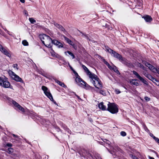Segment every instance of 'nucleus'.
<instances>
[{
	"label": "nucleus",
	"mask_w": 159,
	"mask_h": 159,
	"mask_svg": "<svg viewBox=\"0 0 159 159\" xmlns=\"http://www.w3.org/2000/svg\"><path fill=\"white\" fill-rule=\"evenodd\" d=\"M107 110L112 114H114L117 113L119 111L117 105L114 103H111L109 102L107 104Z\"/></svg>",
	"instance_id": "nucleus-2"
},
{
	"label": "nucleus",
	"mask_w": 159,
	"mask_h": 159,
	"mask_svg": "<svg viewBox=\"0 0 159 159\" xmlns=\"http://www.w3.org/2000/svg\"><path fill=\"white\" fill-rule=\"evenodd\" d=\"M121 62L123 64L129 67V68H132L134 67L133 65L131 62L128 61L125 58H123Z\"/></svg>",
	"instance_id": "nucleus-10"
},
{
	"label": "nucleus",
	"mask_w": 159,
	"mask_h": 159,
	"mask_svg": "<svg viewBox=\"0 0 159 159\" xmlns=\"http://www.w3.org/2000/svg\"><path fill=\"white\" fill-rule=\"evenodd\" d=\"M103 61L104 62V63L107 65H107H109V63L107 62L105 59H103Z\"/></svg>",
	"instance_id": "nucleus-52"
},
{
	"label": "nucleus",
	"mask_w": 159,
	"mask_h": 159,
	"mask_svg": "<svg viewBox=\"0 0 159 159\" xmlns=\"http://www.w3.org/2000/svg\"><path fill=\"white\" fill-rule=\"evenodd\" d=\"M111 70H114V72H115L117 74H119V75L120 74V72L117 69L116 66H114L112 67V69Z\"/></svg>",
	"instance_id": "nucleus-26"
},
{
	"label": "nucleus",
	"mask_w": 159,
	"mask_h": 159,
	"mask_svg": "<svg viewBox=\"0 0 159 159\" xmlns=\"http://www.w3.org/2000/svg\"><path fill=\"white\" fill-rule=\"evenodd\" d=\"M55 82L59 84L60 86L64 87L65 88L67 87L65 85L64 83L59 81L56 79H54Z\"/></svg>",
	"instance_id": "nucleus-21"
},
{
	"label": "nucleus",
	"mask_w": 159,
	"mask_h": 159,
	"mask_svg": "<svg viewBox=\"0 0 159 159\" xmlns=\"http://www.w3.org/2000/svg\"><path fill=\"white\" fill-rule=\"evenodd\" d=\"M98 107L100 109L103 111H105L107 110L106 107L103 104V102H101L98 105Z\"/></svg>",
	"instance_id": "nucleus-19"
},
{
	"label": "nucleus",
	"mask_w": 159,
	"mask_h": 159,
	"mask_svg": "<svg viewBox=\"0 0 159 159\" xmlns=\"http://www.w3.org/2000/svg\"><path fill=\"white\" fill-rule=\"evenodd\" d=\"M18 65L16 64H14L13 65V67L14 68H16V70H18L19 69V68L17 67Z\"/></svg>",
	"instance_id": "nucleus-48"
},
{
	"label": "nucleus",
	"mask_w": 159,
	"mask_h": 159,
	"mask_svg": "<svg viewBox=\"0 0 159 159\" xmlns=\"http://www.w3.org/2000/svg\"><path fill=\"white\" fill-rule=\"evenodd\" d=\"M79 32H80L82 34V36L84 38H85L89 40V41H90V39L89 38V37L88 36V35L82 33V32H80V31H79Z\"/></svg>",
	"instance_id": "nucleus-27"
},
{
	"label": "nucleus",
	"mask_w": 159,
	"mask_h": 159,
	"mask_svg": "<svg viewBox=\"0 0 159 159\" xmlns=\"http://www.w3.org/2000/svg\"><path fill=\"white\" fill-rule=\"evenodd\" d=\"M107 66H108V68L109 69H111H111H112V67H111V66L110 65V64H109V65H107Z\"/></svg>",
	"instance_id": "nucleus-60"
},
{
	"label": "nucleus",
	"mask_w": 159,
	"mask_h": 159,
	"mask_svg": "<svg viewBox=\"0 0 159 159\" xmlns=\"http://www.w3.org/2000/svg\"><path fill=\"white\" fill-rule=\"evenodd\" d=\"M53 57H55L57 58H59L60 56L58 54L56 53L55 54V55L53 56Z\"/></svg>",
	"instance_id": "nucleus-51"
},
{
	"label": "nucleus",
	"mask_w": 159,
	"mask_h": 159,
	"mask_svg": "<svg viewBox=\"0 0 159 159\" xmlns=\"http://www.w3.org/2000/svg\"><path fill=\"white\" fill-rule=\"evenodd\" d=\"M12 78L13 79L16 81L19 82L20 83L25 84L24 81L22 80V79L16 75L15 76L12 77Z\"/></svg>",
	"instance_id": "nucleus-16"
},
{
	"label": "nucleus",
	"mask_w": 159,
	"mask_h": 159,
	"mask_svg": "<svg viewBox=\"0 0 159 159\" xmlns=\"http://www.w3.org/2000/svg\"><path fill=\"white\" fill-rule=\"evenodd\" d=\"M130 157L133 159H138V158L132 154H130L129 155Z\"/></svg>",
	"instance_id": "nucleus-39"
},
{
	"label": "nucleus",
	"mask_w": 159,
	"mask_h": 159,
	"mask_svg": "<svg viewBox=\"0 0 159 159\" xmlns=\"http://www.w3.org/2000/svg\"><path fill=\"white\" fill-rule=\"evenodd\" d=\"M39 37L42 43L45 45L44 41L47 40H50L51 38L48 36L44 34H41L39 35Z\"/></svg>",
	"instance_id": "nucleus-8"
},
{
	"label": "nucleus",
	"mask_w": 159,
	"mask_h": 159,
	"mask_svg": "<svg viewBox=\"0 0 159 159\" xmlns=\"http://www.w3.org/2000/svg\"><path fill=\"white\" fill-rule=\"evenodd\" d=\"M133 74L135 75L136 77L139 80L143 82L144 84L146 85L148 84V83L147 81L145 80L143 77H141L139 74L135 71L133 70Z\"/></svg>",
	"instance_id": "nucleus-9"
},
{
	"label": "nucleus",
	"mask_w": 159,
	"mask_h": 159,
	"mask_svg": "<svg viewBox=\"0 0 159 159\" xmlns=\"http://www.w3.org/2000/svg\"><path fill=\"white\" fill-rule=\"evenodd\" d=\"M12 103L16 107H17L18 109L21 111L22 112H25L24 109L23 107L21 106L18 103L15 101L12 100Z\"/></svg>",
	"instance_id": "nucleus-12"
},
{
	"label": "nucleus",
	"mask_w": 159,
	"mask_h": 159,
	"mask_svg": "<svg viewBox=\"0 0 159 159\" xmlns=\"http://www.w3.org/2000/svg\"><path fill=\"white\" fill-rule=\"evenodd\" d=\"M103 141L104 142L106 143L107 144H109L110 143V142L106 139H103Z\"/></svg>",
	"instance_id": "nucleus-41"
},
{
	"label": "nucleus",
	"mask_w": 159,
	"mask_h": 159,
	"mask_svg": "<svg viewBox=\"0 0 159 159\" xmlns=\"http://www.w3.org/2000/svg\"><path fill=\"white\" fill-rule=\"evenodd\" d=\"M106 50L110 53L111 56L114 57L117 53L116 51L112 50V49L110 48L107 46H105Z\"/></svg>",
	"instance_id": "nucleus-11"
},
{
	"label": "nucleus",
	"mask_w": 159,
	"mask_h": 159,
	"mask_svg": "<svg viewBox=\"0 0 159 159\" xmlns=\"http://www.w3.org/2000/svg\"><path fill=\"white\" fill-rule=\"evenodd\" d=\"M137 81H138V80L136 79H131L130 80V82L132 85L138 86L139 84L138 82H136Z\"/></svg>",
	"instance_id": "nucleus-18"
},
{
	"label": "nucleus",
	"mask_w": 159,
	"mask_h": 159,
	"mask_svg": "<svg viewBox=\"0 0 159 159\" xmlns=\"http://www.w3.org/2000/svg\"><path fill=\"white\" fill-rule=\"evenodd\" d=\"M5 30L6 31V32L10 35L11 36H12V34H11V33H10V32L8 31L7 30Z\"/></svg>",
	"instance_id": "nucleus-57"
},
{
	"label": "nucleus",
	"mask_w": 159,
	"mask_h": 159,
	"mask_svg": "<svg viewBox=\"0 0 159 159\" xmlns=\"http://www.w3.org/2000/svg\"><path fill=\"white\" fill-rule=\"evenodd\" d=\"M50 100L52 102L58 106V105H57V103H56V102L54 100L53 98L52 99H50Z\"/></svg>",
	"instance_id": "nucleus-55"
},
{
	"label": "nucleus",
	"mask_w": 159,
	"mask_h": 159,
	"mask_svg": "<svg viewBox=\"0 0 159 159\" xmlns=\"http://www.w3.org/2000/svg\"><path fill=\"white\" fill-rule=\"evenodd\" d=\"M143 18L147 22L150 23L152 20V17L148 15L143 16Z\"/></svg>",
	"instance_id": "nucleus-17"
},
{
	"label": "nucleus",
	"mask_w": 159,
	"mask_h": 159,
	"mask_svg": "<svg viewBox=\"0 0 159 159\" xmlns=\"http://www.w3.org/2000/svg\"><path fill=\"white\" fill-rule=\"evenodd\" d=\"M99 93L105 96V95H106V93L104 91V90H100V91H99Z\"/></svg>",
	"instance_id": "nucleus-38"
},
{
	"label": "nucleus",
	"mask_w": 159,
	"mask_h": 159,
	"mask_svg": "<svg viewBox=\"0 0 159 159\" xmlns=\"http://www.w3.org/2000/svg\"><path fill=\"white\" fill-rule=\"evenodd\" d=\"M46 46L47 47H48V48H51V49L52 48H51V46L50 45V44H47V45H45V44L44 45Z\"/></svg>",
	"instance_id": "nucleus-59"
},
{
	"label": "nucleus",
	"mask_w": 159,
	"mask_h": 159,
	"mask_svg": "<svg viewBox=\"0 0 159 159\" xmlns=\"http://www.w3.org/2000/svg\"><path fill=\"white\" fill-rule=\"evenodd\" d=\"M142 126L144 130L148 133L149 132V130L146 125L145 124L143 123L142 124Z\"/></svg>",
	"instance_id": "nucleus-28"
},
{
	"label": "nucleus",
	"mask_w": 159,
	"mask_h": 159,
	"mask_svg": "<svg viewBox=\"0 0 159 159\" xmlns=\"http://www.w3.org/2000/svg\"><path fill=\"white\" fill-rule=\"evenodd\" d=\"M24 14L26 15H28V12L26 10H24Z\"/></svg>",
	"instance_id": "nucleus-58"
},
{
	"label": "nucleus",
	"mask_w": 159,
	"mask_h": 159,
	"mask_svg": "<svg viewBox=\"0 0 159 159\" xmlns=\"http://www.w3.org/2000/svg\"><path fill=\"white\" fill-rule=\"evenodd\" d=\"M149 159H154V158L153 157H151L150 156H149Z\"/></svg>",
	"instance_id": "nucleus-64"
},
{
	"label": "nucleus",
	"mask_w": 159,
	"mask_h": 159,
	"mask_svg": "<svg viewBox=\"0 0 159 159\" xmlns=\"http://www.w3.org/2000/svg\"><path fill=\"white\" fill-rule=\"evenodd\" d=\"M29 20L30 23L32 24H34L36 22L35 20L34 19L32 18H29Z\"/></svg>",
	"instance_id": "nucleus-32"
},
{
	"label": "nucleus",
	"mask_w": 159,
	"mask_h": 159,
	"mask_svg": "<svg viewBox=\"0 0 159 159\" xmlns=\"http://www.w3.org/2000/svg\"><path fill=\"white\" fill-rule=\"evenodd\" d=\"M58 48H62L63 47V44L60 42H59V43L58 44L57 46Z\"/></svg>",
	"instance_id": "nucleus-37"
},
{
	"label": "nucleus",
	"mask_w": 159,
	"mask_h": 159,
	"mask_svg": "<svg viewBox=\"0 0 159 159\" xmlns=\"http://www.w3.org/2000/svg\"><path fill=\"white\" fill-rule=\"evenodd\" d=\"M51 52V55L53 57V56H54L55 55V54L56 53L54 52V51H53V50L51 48V51L50 52Z\"/></svg>",
	"instance_id": "nucleus-42"
},
{
	"label": "nucleus",
	"mask_w": 159,
	"mask_h": 159,
	"mask_svg": "<svg viewBox=\"0 0 159 159\" xmlns=\"http://www.w3.org/2000/svg\"><path fill=\"white\" fill-rule=\"evenodd\" d=\"M3 79V77H0V79ZM3 83L4 82L3 81H2V82L0 81V85L2 87L3 85Z\"/></svg>",
	"instance_id": "nucleus-49"
},
{
	"label": "nucleus",
	"mask_w": 159,
	"mask_h": 159,
	"mask_svg": "<svg viewBox=\"0 0 159 159\" xmlns=\"http://www.w3.org/2000/svg\"><path fill=\"white\" fill-rule=\"evenodd\" d=\"M143 74L146 77H147L148 75H149V74H148V73L147 72V71H146V72L145 71H143Z\"/></svg>",
	"instance_id": "nucleus-40"
},
{
	"label": "nucleus",
	"mask_w": 159,
	"mask_h": 159,
	"mask_svg": "<svg viewBox=\"0 0 159 159\" xmlns=\"http://www.w3.org/2000/svg\"><path fill=\"white\" fill-rule=\"evenodd\" d=\"M9 73L10 75L11 76L12 78V77L15 76L16 75L15 73L11 71H9Z\"/></svg>",
	"instance_id": "nucleus-34"
},
{
	"label": "nucleus",
	"mask_w": 159,
	"mask_h": 159,
	"mask_svg": "<svg viewBox=\"0 0 159 159\" xmlns=\"http://www.w3.org/2000/svg\"><path fill=\"white\" fill-rule=\"evenodd\" d=\"M53 24L57 28L63 31L64 33H65V32H66L65 29L62 26L58 24L55 22H53Z\"/></svg>",
	"instance_id": "nucleus-15"
},
{
	"label": "nucleus",
	"mask_w": 159,
	"mask_h": 159,
	"mask_svg": "<svg viewBox=\"0 0 159 159\" xmlns=\"http://www.w3.org/2000/svg\"><path fill=\"white\" fill-rule=\"evenodd\" d=\"M120 134L121 136H125L126 135V134L124 131H121L120 132Z\"/></svg>",
	"instance_id": "nucleus-43"
},
{
	"label": "nucleus",
	"mask_w": 159,
	"mask_h": 159,
	"mask_svg": "<svg viewBox=\"0 0 159 159\" xmlns=\"http://www.w3.org/2000/svg\"><path fill=\"white\" fill-rule=\"evenodd\" d=\"M89 77L90 81L97 89H101L102 88V84L98 76L94 74Z\"/></svg>",
	"instance_id": "nucleus-1"
},
{
	"label": "nucleus",
	"mask_w": 159,
	"mask_h": 159,
	"mask_svg": "<svg viewBox=\"0 0 159 159\" xmlns=\"http://www.w3.org/2000/svg\"><path fill=\"white\" fill-rule=\"evenodd\" d=\"M156 81L155 82H153L157 86H159V81L157 80L156 79Z\"/></svg>",
	"instance_id": "nucleus-46"
},
{
	"label": "nucleus",
	"mask_w": 159,
	"mask_h": 159,
	"mask_svg": "<svg viewBox=\"0 0 159 159\" xmlns=\"http://www.w3.org/2000/svg\"><path fill=\"white\" fill-rule=\"evenodd\" d=\"M149 80L152 81V82H155L156 81V79L153 77L151 75L149 74L147 77Z\"/></svg>",
	"instance_id": "nucleus-24"
},
{
	"label": "nucleus",
	"mask_w": 159,
	"mask_h": 159,
	"mask_svg": "<svg viewBox=\"0 0 159 159\" xmlns=\"http://www.w3.org/2000/svg\"><path fill=\"white\" fill-rule=\"evenodd\" d=\"M67 52L68 53L69 55H70V56L72 57V58L73 59L75 58V56L72 52L69 51H67Z\"/></svg>",
	"instance_id": "nucleus-36"
},
{
	"label": "nucleus",
	"mask_w": 159,
	"mask_h": 159,
	"mask_svg": "<svg viewBox=\"0 0 159 159\" xmlns=\"http://www.w3.org/2000/svg\"><path fill=\"white\" fill-rule=\"evenodd\" d=\"M0 51L3 54L9 58L11 57V52L9 50L6 49L2 46L0 44Z\"/></svg>",
	"instance_id": "nucleus-7"
},
{
	"label": "nucleus",
	"mask_w": 159,
	"mask_h": 159,
	"mask_svg": "<svg viewBox=\"0 0 159 159\" xmlns=\"http://www.w3.org/2000/svg\"><path fill=\"white\" fill-rule=\"evenodd\" d=\"M64 39L66 41L67 43H68L70 44V45H73L74 43H73V42L69 39L67 38L66 36H64Z\"/></svg>",
	"instance_id": "nucleus-23"
},
{
	"label": "nucleus",
	"mask_w": 159,
	"mask_h": 159,
	"mask_svg": "<svg viewBox=\"0 0 159 159\" xmlns=\"http://www.w3.org/2000/svg\"><path fill=\"white\" fill-rule=\"evenodd\" d=\"M12 135H13V136L15 137H16V138H18V136L17 135H16L14 134H12Z\"/></svg>",
	"instance_id": "nucleus-61"
},
{
	"label": "nucleus",
	"mask_w": 159,
	"mask_h": 159,
	"mask_svg": "<svg viewBox=\"0 0 159 159\" xmlns=\"http://www.w3.org/2000/svg\"><path fill=\"white\" fill-rule=\"evenodd\" d=\"M145 64L146 66H147L148 67L150 65H151V64H150L149 63L147 62H145Z\"/></svg>",
	"instance_id": "nucleus-53"
},
{
	"label": "nucleus",
	"mask_w": 159,
	"mask_h": 159,
	"mask_svg": "<svg viewBox=\"0 0 159 159\" xmlns=\"http://www.w3.org/2000/svg\"><path fill=\"white\" fill-rule=\"evenodd\" d=\"M139 66L140 68L143 69L145 71H147V68L144 67L142 64L139 63Z\"/></svg>",
	"instance_id": "nucleus-30"
},
{
	"label": "nucleus",
	"mask_w": 159,
	"mask_h": 159,
	"mask_svg": "<svg viewBox=\"0 0 159 159\" xmlns=\"http://www.w3.org/2000/svg\"><path fill=\"white\" fill-rule=\"evenodd\" d=\"M13 152V149L11 148H8L7 152L9 154H11Z\"/></svg>",
	"instance_id": "nucleus-35"
},
{
	"label": "nucleus",
	"mask_w": 159,
	"mask_h": 159,
	"mask_svg": "<svg viewBox=\"0 0 159 159\" xmlns=\"http://www.w3.org/2000/svg\"><path fill=\"white\" fill-rule=\"evenodd\" d=\"M4 82L3 84L2 87L5 88H10L12 89V87L10 83L8 81L7 79L5 78L4 77H3V79H0V81L2 82V81Z\"/></svg>",
	"instance_id": "nucleus-6"
},
{
	"label": "nucleus",
	"mask_w": 159,
	"mask_h": 159,
	"mask_svg": "<svg viewBox=\"0 0 159 159\" xmlns=\"http://www.w3.org/2000/svg\"><path fill=\"white\" fill-rule=\"evenodd\" d=\"M55 128L56 129L57 131L58 132H59L60 131H61L60 128L57 126H55Z\"/></svg>",
	"instance_id": "nucleus-45"
},
{
	"label": "nucleus",
	"mask_w": 159,
	"mask_h": 159,
	"mask_svg": "<svg viewBox=\"0 0 159 159\" xmlns=\"http://www.w3.org/2000/svg\"><path fill=\"white\" fill-rule=\"evenodd\" d=\"M82 67L84 70L85 72L86 73L87 75H89V77L92 76L93 73H91L88 69L84 65H82Z\"/></svg>",
	"instance_id": "nucleus-14"
},
{
	"label": "nucleus",
	"mask_w": 159,
	"mask_h": 159,
	"mask_svg": "<svg viewBox=\"0 0 159 159\" xmlns=\"http://www.w3.org/2000/svg\"><path fill=\"white\" fill-rule=\"evenodd\" d=\"M20 1L21 2L23 3H24L25 2V0H20Z\"/></svg>",
	"instance_id": "nucleus-63"
},
{
	"label": "nucleus",
	"mask_w": 159,
	"mask_h": 159,
	"mask_svg": "<svg viewBox=\"0 0 159 159\" xmlns=\"http://www.w3.org/2000/svg\"><path fill=\"white\" fill-rule=\"evenodd\" d=\"M4 82L3 84L2 87L5 88H10L12 89V87L10 83L8 81L7 79L5 78L4 77H3V79H0V81L2 82V81Z\"/></svg>",
	"instance_id": "nucleus-5"
},
{
	"label": "nucleus",
	"mask_w": 159,
	"mask_h": 159,
	"mask_svg": "<svg viewBox=\"0 0 159 159\" xmlns=\"http://www.w3.org/2000/svg\"><path fill=\"white\" fill-rule=\"evenodd\" d=\"M50 40H51L52 41V43L54 44V45L57 46L58 44L59 43V42L57 40H52V39H50Z\"/></svg>",
	"instance_id": "nucleus-29"
},
{
	"label": "nucleus",
	"mask_w": 159,
	"mask_h": 159,
	"mask_svg": "<svg viewBox=\"0 0 159 159\" xmlns=\"http://www.w3.org/2000/svg\"><path fill=\"white\" fill-rule=\"evenodd\" d=\"M115 90L116 94H119L120 93V91L118 89H116Z\"/></svg>",
	"instance_id": "nucleus-50"
},
{
	"label": "nucleus",
	"mask_w": 159,
	"mask_h": 159,
	"mask_svg": "<svg viewBox=\"0 0 159 159\" xmlns=\"http://www.w3.org/2000/svg\"><path fill=\"white\" fill-rule=\"evenodd\" d=\"M114 57L118 59L121 62L122 61L123 59L124 58V57H123L121 55H120V54H119L118 53Z\"/></svg>",
	"instance_id": "nucleus-20"
},
{
	"label": "nucleus",
	"mask_w": 159,
	"mask_h": 159,
	"mask_svg": "<svg viewBox=\"0 0 159 159\" xmlns=\"http://www.w3.org/2000/svg\"><path fill=\"white\" fill-rule=\"evenodd\" d=\"M148 68L154 73H157L159 75V68H156L152 65H150Z\"/></svg>",
	"instance_id": "nucleus-13"
},
{
	"label": "nucleus",
	"mask_w": 159,
	"mask_h": 159,
	"mask_svg": "<svg viewBox=\"0 0 159 159\" xmlns=\"http://www.w3.org/2000/svg\"><path fill=\"white\" fill-rule=\"evenodd\" d=\"M43 76L44 77H46L48 79H50L49 77V76L47 74L45 73L44 75H43Z\"/></svg>",
	"instance_id": "nucleus-54"
},
{
	"label": "nucleus",
	"mask_w": 159,
	"mask_h": 159,
	"mask_svg": "<svg viewBox=\"0 0 159 159\" xmlns=\"http://www.w3.org/2000/svg\"><path fill=\"white\" fill-rule=\"evenodd\" d=\"M144 99L147 102H148L150 100V98L147 97H144Z\"/></svg>",
	"instance_id": "nucleus-47"
},
{
	"label": "nucleus",
	"mask_w": 159,
	"mask_h": 159,
	"mask_svg": "<svg viewBox=\"0 0 159 159\" xmlns=\"http://www.w3.org/2000/svg\"><path fill=\"white\" fill-rule=\"evenodd\" d=\"M85 156H87L88 157H91L92 158H93V157L91 154L89 152V151H85Z\"/></svg>",
	"instance_id": "nucleus-31"
},
{
	"label": "nucleus",
	"mask_w": 159,
	"mask_h": 159,
	"mask_svg": "<svg viewBox=\"0 0 159 159\" xmlns=\"http://www.w3.org/2000/svg\"><path fill=\"white\" fill-rule=\"evenodd\" d=\"M38 72L39 74L42 75L43 76L44 75V74H45L44 73V71L43 70H39L38 71Z\"/></svg>",
	"instance_id": "nucleus-44"
},
{
	"label": "nucleus",
	"mask_w": 159,
	"mask_h": 159,
	"mask_svg": "<svg viewBox=\"0 0 159 159\" xmlns=\"http://www.w3.org/2000/svg\"><path fill=\"white\" fill-rule=\"evenodd\" d=\"M6 146L8 147H11L12 146V144L11 143H7L6 144Z\"/></svg>",
	"instance_id": "nucleus-56"
},
{
	"label": "nucleus",
	"mask_w": 159,
	"mask_h": 159,
	"mask_svg": "<svg viewBox=\"0 0 159 159\" xmlns=\"http://www.w3.org/2000/svg\"><path fill=\"white\" fill-rule=\"evenodd\" d=\"M75 95L76 96V97L79 99L81 100V98H80V97L77 95H76V94H75Z\"/></svg>",
	"instance_id": "nucleus-62"
},
{
	"label": "nucleus",
	"mask_w": 159,
	"mask_h": 159,
	"mask_svg": "<svg viewBox=\"0 0 159 159\" xmlns=\"http://www.w3.org/2000/svg\"><path fill=\"white\" fill-rule=\"evenodd\" d=\"M149 134L150 135V136L151 137H152L153 138V139L156 142H157L158 141H159V139L157 138L156 137H155L153 134H152V133H151L150 132H149Z\"/></svg>",
	"instance_id": "nucleus-25"
},
{
	"label": "nucleus",
	"mask_w": 159,
	"mask_h": 159,
	"mask_svg": "<svg viewBox=\"0 0 159 159\" xmlns=\"http://www.w3.org/2000/svg\"><path fill=\"white\" fill-rule=\"evenodd\" d=\"M22 44L23 45L25 46H28L29 45L27 41L26 40H24L22 41Z\"/></svg>",
	"instance_id": "nucleus-33"
},
{
	"label": "nucleus",
	"mask_w": 159,
	"mask_h": 159,
	"mask_svg": "<svg viewBox=\"0 0 159 159\" xmlns=\"http://www.w3.org/2000/svg\"><path fill=\"white\" fill-rule=\"evenodd\" d=\"M61 126L65 130H66L68 133L70 134L71 131L67 127V126L64 124H62L61 125Z\"/></svg>",
	"instance_id": "nucleus-22"
},
{
	"label": "nucleus",
	"mask_w": 159,
	"mask_h": 159,
	"mask_svg": "<svg viewBox=\"0 0 159 159\" xmlns=\"http://www.w3.org/2000/svg\"><path fill=\"white\" fill-rule=\"evenodd\" d=\"M42 89L44 93L46 96L50 100L52 99V96L50 91L46 86H43L42 87Z\"/></svg>",
	"instance_id": "nucleus-4"
},
{
	"label": "nucleus",
	"mask_w": 159,
	"mask_h": 159,
	"mask_svg": "<svg viewBox=\"0 0 159 159\" xmlns=\"http://www.w3.org/2000/svg\"><path fill=\"white\" fill-rule=\"evenodd\" d=\"M74 73L76 76L75 81L78 85L80 86H82L83 87H86L87 84L86 82L80 78L78 73L75 71H74Z\"/></svg>",
	"instance_id": "nucleus-3"
}]
</instances>
